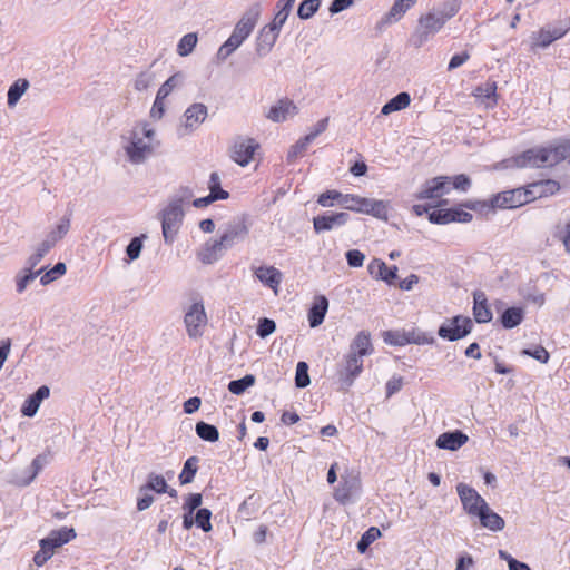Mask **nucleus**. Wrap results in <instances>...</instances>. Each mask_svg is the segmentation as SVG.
<instances>
[{"label": "nucleus", "instance_id": "nucleus-1", "mask_svg": "<svg viewBox=\"0 0 570 570\" xmlns=\"http://www.w3.org/2000/svg\"><path fill=\"white\" fill-rule=\"evenodd\" d=\"M459 9V2L456 0H450L433 7L428 13L422 14L419 18L415 31L411 36V43L415 48L422 47L458 13Z\"/></svg>", "mask_w": 570, "mask_h": 570}, {"label": "nucleus", "instance_id": "nucleus-2", "mask_svg": "<svg viewBox=\"0 0 570 570\" xmlns=\"http://www.w3.org/2000/svg\"><path fill=\"white\" fill-rule=\"evenodd\" d=\"M159 145L155 128L141 121L132 127L125 151L130 163L139 165L145 163Z\"/></svg>", "mask_w": 570, "mask_h": 570}, {"label": "nucleus", "instance_id": "nucleus-3", "mask_svg": "<svg viewBox=\"0 0 570 570\" xmlns=\"http://www.w3.org/2000/svg\"><path fill=\"white\" fill-rule=\"evenodd\" d=\"M341 207L347 210L371 215L377 219L387 220L390 203L387 200L366 198L354 194H344Z\"/></svg>", "mask_w": 570, "mask_h": 570}, {"label": "nucleus", "instance_id": "nucleus-4", "mask_svg": "<svg viewBox=\"0 0 570 570\" xmlns=\"http://www.w3.org/2000/svg\"><path fill=\"white\" fill-rule=\"evenodd\" d=\"M262 7L259 3L250 6L236 23L228 40L236 45L238 48L249 37L261 17Z\"/></svg>", "mask_w": 570, "mask_h": 570}, {"label": "nucleus", "instance_id": "nucleus-5", "mask_svg": "<svg viewBox=\"0 0 570 570\" xmlns=\"http://www.w3.org/2000/svg\"><path fill=\"white\" fill-rule=\"evenodd\" d=\"M160 216L165 243L171 244L183 224L185 212L179 205H174L168 202L166 207L161 210Z\"/></svg>", "mask_w": 570, "mask_h": 570}, {"label": "nucleus", "instance_id": "nucleus-6", "mask_svg": "<svg viewBox=\"0 0 570 570\" xmlns=\"http://www.w3.org/2000/svg\"><path fill=\"white\" fill-rule=\"evenodd\" d=\"M384 342L393 346H404L406 344H432L434 337L425 332L412 328L409 331H386L383 334Z\"/></svg>", "mask_w": 570, "mask_h": 570}, {"label": "nucleus", "instance_id": "nucleus-7", "mask_svg": "<svg viewBox=\"0 0 570 570\" xmlns=\"http://www.w3.org/2000/svg\"><path fill=\"white\" fill-rule=\"evenodd\" d=\"M473 324L469 317L456 315L448 318L438 330V335L450 342L459 341L472 331Z\"/></svg>", "mask_w": 570, "mask_h": 570}, {"label": "nucleus", "instance_id": "nucleus-8", "mask_svg": "<svg viewBox=\"0 0 570 570\" xmlns=\"http://www.w3.org/2000/svg\"><path fill=\"white\" fill-rule=\"evenodd\" d=\"M208 318L202 301L194 302L186 311L184 323L190 338H198L204 334Z\"/></svg>", "mask_w": 570, "mask_h": 570}, {"label": "nucleus", "instance_id": "nucleus-9", "mask_svg": "<svg viewBox=\"0 0 570 570\" xmlns=\"http://www.w3.org/2000/svg\"><path fill=\"white\" fill-rule=\"evenodd\" d=\"M259 145L255 139L244 136L236 137L229 147V157L242 167H246L253 160Z\"/></svg>", "mask_w": 570, "mask_h": 570}, {"label": "nucleus", "instance_id": "nucleus-10", "mask_svg": "<svg viewBox=\"0 0 570 570\" xmlns=\"http://www.w3.org/2000/svg\"><path fill=\"white\" fill-rule=\"evenodd\" d=\"M208 108L204 104L195 102L184 112L183 121L179 127V135L186 136L194 132L206 120Z\"/></svg>", "mask_w": 570, "mask_h": 570}, {"label": "nucleus", "instance_id": "nucleus-11", "mask_svg": "<svg viewBox=\"0 0 570 570\" xmlns=\"http://www.w3.org/2000/svg\"><path fill=\"white\" fill-rule=\"evenodd\" d=\"M456 492L463 509L470 515L476 517L488 505L487 501L473 488L465 483H459L456 485Z\"/></svg>", "mask_w": 570, "mask_h": 570}, {"label": "nucleus", "instance_id": "nucleus-12", "mask_svg": "<svg viewBox=\"0 0 570 570\" xmlns=\"http://www.w3.org/2000/svg\"><path fill=\"white\" fill-rule=\"evenodd\" d=\"M451 177L438 176L426 180L415 195L417 199H436L450 191Z\"/></svg>", "mask_w": 570, "mask_h": 570}, {"label": "nucleus", "instance_id": "nucleus-13", "mask_svg": "<svg viewBox=\"0 0 570 570\" xmlns=\"http://www.w3.org/2000/svg\"><path fill=\"white\" fill-rule=\"evenodd\" d=\"M248 235V227L244 220L238 219L234 222H229L224 227L219 239L228 250L235 244L243 242Z\"/></svg>", "mask_w": 570, "mask_h": 570}, {"label": "nucleus", "instance_id": "nucleus-14", "mask_svg": "<svg viewBox=\"0 0 570 570\" xmlns=\"http://www.w3.org/2000/svg\"><path fill=\"white\" fill-rule=\"evenodd\" d=\"M350 219L345 212L327 213L313 218L314 230L320 234L344 226Z\"/></svg>", "mask_w": 570, "mask_h": 570}, {"label": "nucleus", "instance_id": "nucleus-15", "mask_svg": "<svg viewBox=\"0 0 570 570\" xmlns=\"http://www.w3.org/2000/svg\"><path fill=\"white\" fill-rule=\"evenodd\" d=\"M281 29L272 22L262 28L256 38V53L259 57L266 56L274 47Z\"/></svg>", "mask_w": 570, "mask_h": 570}, {"label": "nucleus", "instance_id": "nucleus-16", "mask_svg": "<svg viewBox=\"0 0 570 570\" xmlns=\"http://www.w3.org/2000/svg\"><path fill=\"white\" fill-rule=\"evenodd\" d=\"M491 204L498 208H515L527 204V194L523 188L507 190L495 195Z\"/></svg>", "mask_w": 570, "mask_h": 570}, {"label": "nucleus", "instance_id": "nucleus-17", "mask_svg": "<svg viewBox=\"0 0 570 570\" xmlns=\"http://www.w3.org/2000/svg\"><path fill=\"white\" fill-rule=\"evenodd\" d=\"M560 188V185L556 180L547 179L529 184L523 191L527 194V203H530L537 198L547 197L556 194Z\"/></svg>", "mask_w": 570, "mask_h": 570}, {"label": "nucleus", "instance_id": "nucleus-18", "mask_svg": "<svg viewBox=\"0 0 570 570\" xmlns=\"http://www.w3.org/2000/svg\"><path fill=\"white\" fill-rule=\"evenodd\" d=\"M75 538L76 531L73 528L62 527L58 530H52L47 538L40 540V543L53 554L57 548L62 547Z\"/></svg>", "mask_w": 570, "mask_h": 570}, {"label": "nucleus", "instance_id": "nucleus-19", "mask_svg": "<svg viewBox=\"0 0 570 570\" xmlns=\"http://www.w3.org/2000/svg\"><path fill=\"white\" fill-rule=\"evenodd\" d=\"M363 370V357L356 353H348L345 358L344 370L341 372L340 380L343 385L351 386L354 380Z\"/></svg>", "mask_w": 570, "mask_h": 570}, {"label": "nucleus", "instance_id": "nucleus-20", "mask_svg": "<svg viewBox=\"0 0 570 570\" xmlns=\"http://www.w3.org/2000/svg\"><path fill=\"white\" fill-rule=\"evenodd\" d=\"M226 250V247L219 238L210 239L197 252V257L204 264H213L223 257Z\"/></svg>", "mask_w": 570, "mask_h": 570}, {"label": "nucleus", "instance_id": "nucleus-21", "mask_svg": "<svg viewBox=\"0 0 570 570\" xmlns=\"http://www.w3.org/2000/svg\"><path fill=\"white\" fill-rule=\"evenodd\" d=\"M256 278L265 286L272 288L275 294L283 281V274L274 266H259L254 272Z\"/></svg>", "mask_w": 570, "mask_h": 570}, {"label": "nucleus", "instance_id": "nucleus-22", "mask_svg": "<svg viewBox=\"0 0 570 570\" xmlns=\"http://www.w3.org/2000/svg\"><path fill=\"white\" fill-rule=\"evenodd\" d=\"M297 114V107L288 99H281L272 106L266 117L274 122H282Z\"/></svg>", "mask_w": 570, "mask_h": 570}, {"label": "nucleus", "instance_id": "nucleus-23", "mask_svg": "<svg viewBox=\"0 0 570 570\" xmlns=\"http://www.w3.org/2000/svg\"><path fill=\"white\" fill-rule=\"evenodd\" d=\"M368 273L375 277L376 279H382L387 284H393V282L397 277V267L394 265L392 267L386 266V264L377 258H374L368 264Z\"/></svg>", "mask_w": 570, "mask_h": 570}, {"label": "nucleus", "instance_id": "nucleus-24", "mask_svg": "<svg viewBox=\"0 0 570 570\" xmlns=\"http://www.w3.org/2000/svg\"><path fill=\"white\" fill-rule=\"evenodd\" d=\"M473 316L478 323H488L492 320L487 295L482 291L473 293Z\"/></svg>", "mask_w": 570, "mask_h": 570}, {"label": "nucleus", "instance_id": "nucleus-25", "mask_svg": "<svg viewBox=\"0 0 570 570\" xmlns=\"http://www.w3.org/2000/svg\"><path fill=\"white\" fill-rule=\"evenodd\" d=\"M468 442V435L456 430L452 432H445L438 436L436 446L439 449H445L455 451Z\"/></svg>", "mask_w": 570, "mask_h": 570}, {"label": "nucleus", "instance_id": "nucleus-26", "mask_svg": "<svg viewBox=\"0 0 570 570\" xmlns=\"http://www.w3.org/2000/svg\"><path fill=\"white\" fill-rule=\"evenodd\" d=\"M473 96L485 105L487 108L493 107L497 105V82L495 81H487L483 85L478 86Z\"/></svg>", "mask_w": 570, "mask_h": 570}, {"label": "nucleus", "instance_id": "nucleus-27", "mask_svg": "<svg viewBox=\"0 0 570 570\" xmlns=\"http://www.w3.org/2000/svg\"><path fill=\"white\" fill-rule=\"evenodd\" d=\"M45 268H40L38 271H33L32 267L26 265L20 272L17 273L14 277L16 282V291L18 294H22L27 287L42 274Z\"/></svg>", "mask_w": 570, "mask_h": 570}, {"label": "nucleus", "instance_id": "nucleus-28", "mask_svg": "<svg viewBox=\"0 0 570 570\" xmlns=\"http://www.w3.org/2000/svg\"><path fill=\"white\" fill-rule=\"evenodd\" d=\"M417 0H395L389 12L382 19L385 24L397 22Z\"/></svg>", "mask_w": 570, "mask_h": 570}, {"label": "nucleus", "instance_id": "nucleus-29", "mask_svg": "<svg viewBox=\"0 0 570 570\" xmlns=\"http://www.w3.org/2000/svg\"><path fill=\"white\" fill-rule=\"evenodd\" d=\"M476 517L480 519V523L483 528L491 531H501L504 529L505 522L498 513L493 512L489 505L484 508Z\"/></svg>", "mask_w": 570, "mask_h": 570}, {"label": "nucleus", "instance_id": "nucleus-30", "mask_svg": "<svg viewBox=\"0 0 570 570\" xmlns=\"http://www.w3.org/2000/svg\"><path fill=\"white\" fill-rule=\"evenodd\" d=\"M327 308V298L323 295L318 296L308 312V322L311 327H316L323 323Z\"/></svg>", "mask_w": 570, "mask_h": 570}, {"label": "nucleus", "instance_id": "nucleus-31", "mask_svg": "<svg viewBox=\"0 0 570 570\" xmlns=\"http://www.w3.org/2000/svg\"><path fill=\"white\" fill-rule=\"evenodd\" d=\"M350 353H356L361 357L370 355L372 353V344L370 334L362 331L353 340Z\"/></svg>", "mask_w": 570, "mask_h": 570}, {"label": "nucleus", "instance_id": "nucleus-32", "mask_svg": "<svg viewBox=\"0 0 570 570\" xmlns=\"http://www.w3.org/2000/svg\"><path fill=\"white\" fill-rule=\"evenodd\" d=\"M411 102V97L407 92L403 91L390 99L381 109L382 115H390L394 111L405 109Z\"/></svg>", "mask_w": 570, "mask_h": 570}, {"label": "nucleus", "instance_id": "nucleus-33", "mask_svg": "<svg viewBox=\"0 0 570 570\" xmlns=\"http://www.w3.org/2000/svg\"><path fill=\"white\" fill-rule=\"evenodd\" d=\"M524 318V311L521 307H509L501 315V324L504 328H514Z\"/></svg>", "mask_w": 570, "mask_h": 570}, {"label": "nucleus", "instance_id": "nucleus-34", "mask_svg": "<svg viewBox=\"0 0 570 570\" xmlns=\"http://www.w3.org/2000/svg\"><path fill=\"white\" fill-rule=\"evenodd\" d=\"M357 483L356 478L343 479L342 484L335 490V499L341 503H346L357 490Z\"/></svg>", "mask_w": 570, "mask_h": 570}, {"label": "nucleus", "instance_id": "nucleus-35", "mask_svg": "<svg viewBox=\"0 0 570 570\" xmlns=\"http://www.w3.org/2000/svg\"><path fill=\"white\" fill-rule=\"evenodd\" d=\"M29 88V81L27 79H18L16 80L8 90V106L14 107L17 102L20 100L22 95Z\"/></svg>", "mask_w": 570, "mask_h": 570}, {"label": "nucleus", "instance_id": "nucleus-36", "mask_svg": "<svg viewBox=\"0 0 570 570\" xmlns=\"http://www.w3.org/2000/svg\"><path fill=\"white\" fill-rule=\"evenodd\" d=\"M167 482L163 475L156 473H149L147 476V482L142 487H140V492L145 491H155L156 493H166L167 492Z\"/></svg>", "mask_w": 570, "mask_h": 570}, {"label": "nucleus", "instance_id": "nucleus-37", "mask_svg": "<svg viewBox=\"0 0 570 570\" xmlns=\"http://www.w3.org/2000/svg\"><path fill=\"white\" fill-rule=\"evenodd\" d=\"M198 461L197 456H190L186 460L183 471L179 474V481L181 484H188L194 481V478L198 470Z\"/></svg>", "mask_w": 570, "mask_h": 570}, {"label": "nucleus", "instance_id": "nucleus-38", "mask_svg": "<svg viewBox=\"0 0 570 570\" xmlns=\"http://www.w3.org/2000/svg\"><path fill=\"white\" fill-rule=\"evenodd\" d=\"M196 434L204 441L216 442L219 439L218 429L206 422H198L195 426Z\"/></svg>", "mask_w": 570, "mask_h": 570}, {"label": "nucleus", "instance_id": "nucleus-39", "mask_svg": "<svg viewBox=\"0 0 570 570\" xmlns=\"http://www.w3.org/2000/svg\"><path fill=\"white\" fill-rule=\"evenodd\" d=\"M295 0H278L276 7L278 11L276 12L272 23L282 29L283 24L288 18V14L294 6Z\"/></svg>", "mask_w": 570, "mask_h": 570}, {"label": "nucleus", "instance_id": "nucleus-40", "mask_svg": "<svg viewBox=\"0 0 570 570\" xmlns=\"http://www.w3.org/2000/svg\"><path fill=\"white\" fill-rule=\"evenodd\" d=\"M70 228V218L63 217L59 222V224L56 226L55 229H52L46 237V240L49 242L52 246L56 245L57 242L62 239Z\"/></svg>", "mask_w": 570, "mask_h": 570}, {"label": "nucleus", "instance_id": "nucleus-41", "mask_svg": "<svg viewBox=\"0 0 570 570\" xmlns=\"http://www.w3.org/2000/svg\"><path fill=\"white\" fill-rule=\"evenodd\" d=\"M198 41L197 33L190 32L185 35L177 45V53L180 57H187L193 52Z\"/></svg>", "mask_w": 570, "mask_h": 570}, {"label": "nucleus", "instance_id": "nucleus-42", "mask_svg": "<svg viewBox=\"0 0 570 570\" xmlns=\"http://www.w3.org/2000/svg\"><path fill=\"white\" fill-rule=\"evenodd\" d=\"M255 376L253 374H247L238 380H233L228 384V390L230 393L235 395L243 394L248 387L255 384Z\"/></svg>", "mask_w": 570, "mask_h": 570}, {"label": "nucleus", "instance_id": "nucleus-43", "mask_svg": "<svg viewBox=\"0 0 570 570\" xmlns=\"http://www.w3.org/2000/svg\"><path fill=\"white\" fill-rule=\"evenodd\" d=\"M208 189L209 195L214 196L216 200H224L229 197V193L222 188L220 177L216 171L212 173L209 176Z\"/></svg>", "mask_w": 570, "mask_h": 570}, {"label": "nucleus", "instance_id": "nucleus-44", "mask_svg": "<svg viewBox=\"0 0 570 570\" xmlns=\"http://www.w3.org/2000/svg\"><path fill=\"white\" fill-rule=\"evenodd\" d=\"M52 247L53 246L49 242H47L46 239L42 240L36 247L35 252L27 258L26 265L35 268Z\"/></svg>", "mask_w": 570, "mask_h": 570}, {"label": "nucleus", "instance_id": "nucleus-45", "mask_svg": "<svg viewBox=\"0 0 570 570\" xmlns=\"http://www.w3.org/2000/svg\"><path fill=\"white\" fill-rule=\"evenodd\" d=\"M380 537L381 531L375 527H371L362 534L360 541L357 542V550L361 553H364L367 550V548Z\"/></svg>", "mask_w": 570, "mask_h": 570}, {"label": "nucleus", "instance_id": "nucleus-46", "mask_svg": "<svg viewBox=\"0 0 570 570\" xmlns=\"http://www.w3.org/2000/svg\"><path fill=\"white\" fill-rule=\"evenodd\" d=\"M320 6V0H304L298 6L297 16L303 20H307L315 14Z\"/></svg>", "mask_w": 570, "mask_h": 570}, {"label": "nucleus", "instance_id": "nucleus-47", "mask_svg": "<svg viewBox=\"0 0 570 570\" xmlns=\"http://www.w3.org/2000/svg\"><path fill=\"white\" fill-rule=\"evenodd\" d=\"M193 197V189L187 186H181L174 193V195L169 198L168 202L174 205H179V207H183L185 204H188Z\"/></svg>", "mask_w": 570, "mask_h": 570}, {"label": "nucleus", "instance_id": "nucleus-48", "mask_svg": "<svg viewBox=\"0 0 570 570\" xmlns=\"http://www.w3.org/2000/svg\"><path fill=\"white\" fill-rule=\"evenodd\" d=\"M66 273V264L65 263H57L51 269L47 272H42L40 275V283L42 285H48L51 282L56 281L59 276L63 275Z\"/></svg>", "mask_w": 570, "mask_h": 570}, {"label": "nucleus", "instance_id": "nucleus-49", "mask_svg": "<svg viewBox=\"0 0 570 570\" xmlns=\"http://www.w3.org/2000/svg\"><path fill=\"white\" fill-rule=\"evenodd\" d=\"M183 81L181 73H175L169 77L158 89L157 95L159 98H166L170 92Z\"/></svg>", "mask_w": 570, "mask_h": 570}, {"label": "nucleus", "instance_id": "nucleus-50", "mask_svg": "<svg viewBox=\"0 0 570 570\" xmlns=\"http://www.w3.org/2000/svg\"><path fill=\"white\" fill-rule=\"evenodd\" d=\"M311 383L308 375V365L306 362H298L296 365L295 384L299 389L308 386Z\"/></svg>", "mask_w": 570, "mask_h": 570}, {"label": "nucleus", "instance_id": "nucleus-51", "mask_svg": "<svg viewBox=\"0 0 570 570\" xmlns=\"http://www.w3.org/2000/svg\"><path fill=\"white\" fill-rule=\"evenodd\" d=\"M210 518H212L210 510H208L206 508L198 509L196 517H195V523L204 532H209L212 530Z\"/></svg>", "mask_w": 570, "mask_h": 570}, {"label": "nucleus", "instance_id": "nucleus-52", "mask_svg": "<svg viewBox=\"0 0 570 570\" xmlns=\"http://www.w3.org/2000/svg\"><path fill=\"white\" fill-rule=\"evenodd\" d=\"M344 194L337 190H327L318 196L317 203L323 207H331L334 205V202L341 206V200Z\"/></svg>", "mask_w": 570, "mask_h": 570}, {"label": "nucleus", "instance_id": "nucleus-53", "mask_svg": "<svg viewBox=\"0 0 570 570\" xmlns=\"http://www.w3.org/2000/svg\"><path fill=\"white\" fill-rule=\"evenodd\" d=\"M451 208L450 209H438L433 210L429 214V220L432 224L444 225L453 222V217H451Z\"/></svg>", "mask_w": 570, "mask_h": 570}, {"label": "nucleus", "instance_id": "nucleus-54", "mask_svg": "<svg viewBox=\"0 0 570 570\" xmlns=\"http://www.w3.org/2000/svg\"><path fill=\"white\" fill-rule=\"evenodd\" d=\"M146 238V235H141L139 237H134L126 248V254L130 261H135L140 256L142 249V239Z\"/></svg>", "mask_w": 570, "mask_h": 570}, {"label": "nucleus", "instance_id": "nucleus-55", "mask_svg": "<svg viewBox=\"0 0 570 570\" xmlns=\"http://www.w3.org/2000/svg\"><path fill=\"white\" fill-rule=\"evenodd\" d=\"M498 554L501 560L507 561L509 570H531L527 563L514 559L505 550H499Z\"/></svg>", "mask_w": 570, "mask_h": 570}, {"label": "nucleus", "instance_id": "nucleus-56", "mask_svg": "<svg viewBox=\"0 0 570 570\" xmlns=\"http://www.w3.org/2000/svg\"><path fill=\"white\" fill-rule=\"evenodd\" d=\"M554 237L558 238L567 253H570V217L567 219L563 227H557Z\"/></svg>", "mask_w": 570, "mask_h": 570}, {"label": "nucleus", "instance_id": "nucleus-57", "mask_svg": "<svg viewBox=\"0 0 570 570\" xmlns=\"http://www.w3.org/2000/svg\"><path fill=\"white\" fill-rule=\"evenodd\" d=\"M155 81V75L150 71L140 72L135 79V89L144 91Z\"/></svg>", "mask_w": 570, "mask_h": 570}, {"label": "nucleus", "instance_id": "nucleus-58", "mask_svg": "<svg viewBox=\"0 0 570 570\" xmlns=\"http://www.w3.org/2000/svg\"><path fill=\"white\" fill-rule=\"evenodd\" d=\"M276 330V324L271 318H261L257 325L256 333L259 337L265 338L274 333Z\"/></svg>", "mask_w": 570, "mask_h": 570}, {"label": "nucleus", "instance_id": "nucleus-59", "mask_svg": "<svg viewBox=\"0 0 570 570\" xmlns=\"http://www.w3.org/2000/svg\"><path fill=\"white\" fill-rule=\"evenodd\" d=\"M532 39L534 40L532 48H547L553 42L551 36L549 35V29L546 28H542L539 32L533 33Z\"/></svg>", "mask_w": 570, "mask_h": 570}, {"label": "nucleus", "instance_id": "nucleus-60", "mask_svg": "<svg viewBox=\"0 0 570 570\" xmlns=\"http://www.w3.org/2000/svg\"><path fill=\"white\" fill-rule=\"evenodd\" d=\"M311 144L309 138L306 136L301 138L292 148L289 149L287 154V159L289 161L294 160L298 155L304 153L308 145Z\"/></svg>", "mask_w": 570, "mask_h": 570}, {"label": "nucleus", "instance_id": "nucleus-61", "mask_svg": "<svg viewBox=\"0 0 570 570\" xmlns=\"http://www.w3.org/2000/svg\"><path fill=\"white\" fill-rule=\"evenodd\" d=\"M40 404L32 395H30L22 404L21 413L24 416L32 417L38 412Z\"/></svg>", "mask_w": 570, "mask_h": 570}, {"label": "nucleus", "instance_id": "nucleus-62", "mask_svg": "<svg viewBox=\"0 0 570 570\" xmlns=\"http://www.w3.org/2000/svg\"><path fill=\"white\" fill-rule=\"evenodd\" d=\"M202 502L203 497L200 493H191L186 498L183 509L185 510V512H189V514H193L194 511L200 507Z\"/></svg>", "mask_w": 570, "mask_h": 570}, {"label": "nucleus", "instance_id": "nucleus-63", "mask_svg": "<svg viewBox=\"0 0 570 570\" xmlns=\"http://www.w3.org/2000/svg\"><path fill=\"white\" fill-rule=\"evenodd\" d=\"M522 354L531 356L539 361L542 364H546L549 361V353L548 351L542 346H537L533 350L525 348L522 351Z\"/></svg>", "mask_w": 570, "mask_h": 570}, {"label": "nucleus", "instance_id": "nucleus-64", "mask_svg": "<svg viewBox=\"0 0 570 570\" xmlns=\"http://www.w3.org/2000/svg\"><path fill=\"white\" fill-rule=\"evenodd\" d=\"M346 261L351 267H361L364 264L365 255L358 249H351L346 252Z\"/></svg>", "mask_w": 570, "mask_h": 570}]
</instances>
